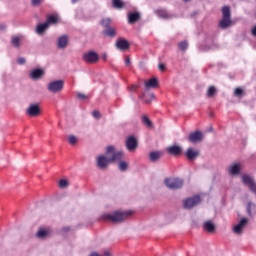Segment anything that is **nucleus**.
<instances>
[{
    "label": "nucleus",
    "mask_w": 256,
    "mask_h": 256,
    "mask_svg": "<svg viewBox=\"0 0 256 256\" xmlns=\"http://www.w3.org/2000/svg\"><path fill=\"white\" fill-rule=\"evenodd\" d=\"M47 26L49 27L50 25H57L59 23V15L57 14H48L46 16V22Z\"/></svg>",
    "instance_id": "nucleus-15"
},
{
    "label": "nucleus",
    "mask_w": 256,
    "mask_h": 256,
    "mask_svg": "<svg viewBox=\"0 0 256 256\" xmlns=\"http://www.w3.org/2000/svg\"><path fill=\"white\" fill-rule=\"evenodd\" d=\"M116 47L120 51H127L131 47V44H129V41H127L125 38H119L116 41Z\"/></svg>",
    "instance_id": "nucleus-12"
},
{
    "label": "nucleus",
    "mask_w": 256,
    "mask_h": 256,
    "mask_svg": "<svg viewBox=\"0 0 256 256\" xmlns=\"http://www.w3.org/2000/svg\"><path fill=\"white\" fill-rule=\"evenodd\" d=\"M68 43H69V38L67 36H61L58 39V49H65Z\"/></svg>",
    "instance_id": "nucleus-22"
},
{
    "label": "nucleus",
    "mask_w": 256,
    "mask_h": 256,
    "mask_svg": "<svg viewBox=\"0 0 256 256\" xmlns=\"http://www.w3.org/2000/svg\"><path fill=\"white\" fill-rule=\"evenodd\" d=\"M199 203H201V196L195 195L184 200L183 207L184 209H193V207H196V205H199Z\"/></svg>",
    "instance_id": "nucleus-8"
},
{
    "label": "nucleus",
    "mask_w": 256,
    "mask_h": 256,
    "mask_svg": "<svg viewBox=\"0 0 256 256\" xmlns=\"http://www.w3.org/2000/svg\"><path fill=\"white\" fill-rule=\"evenodd\" d=\"M17 63L18 65H25V63H27V60H25V58L23 57H20L18 58Z\"/></svg>",
    "instance_id": "nucleus-41"
},
{
    "label": "nucleus",
    "mask_w": 256,
    "mask_h": 256,
    "mask_svg": "<svg viewBox=\"0 0 256 256\" xmlns=\"http://www.w3.org/2000/svg\"><path fill=\"white\" fill-rule=\"evenodd\" d=\"M128 23L130 25H133L135 23H137V21H139V19H141V14H139V12H130L128 13Z\"/></svg>",
    "instance_id": "nucleus-17"
},
{
    "label": "nucleus",
    "mask_w": 256,
    "mask_h": 256,
    "mask_svg": "<svg viewBox=\"0 0 256 256\" xmlns=\"http://www.w3.org/2000/svg\"><path fill=\"white\" fill-rule=\"evenodd\" d=\"M7 29V26L5 24H0V31H5Z\"/></svg>",
    "instance_id": "nucleus-46"
},
{
    "label": "nucleus",
    "mask_w": 256,
    "mask_h": 256,
    "mask_svg": "<svg viewBox=\"0 0 256 256\" xmlns=\"http://www.w3.org/2000/svg\"><path fill=\"white\" fill-rule=\"evenodd\" d=\"M112 5H113V7H115L116 9H123V7H124V3H123V1H121V0H113L112 1Z\"/></svg>",
    "instance_id": "nucleus-30"
},
{
    "label": "nucleus",
    "mask_w": 256,
    "mask_h": 256,
    "mask_svg": "<svg viewBox=\"0 0 256 256\" xmlns=\"http://www.w3.org/2000/svg\"><path fill=\"white\" fill-rule=\"evenodd\" d=\"M142 123L143 125H145V127H148L149 129L153 128V122L151 121V119H149V117L147 116H142Z\"/></svg>",
    "instance_id": "nucleus-27"
},
{
    "label": "nucleus",
    "mask_w": 256,
    "mask_h": 256,
    "mask_svg": "<svg viewBox=\"0 0 256 256\" xmlns=\"http://www.w3.org/2000/svg\"><path fill=\"white\" fill-rule=\"evenodd\" d=\"M100 25L104 28L102 34L104 37H109L110 39H114L117 37V29L111 26V18H104L101 20Z\"/></svg>",
    "instance_id": "nucleus-3"
},
{
    "label": "nucleus",
    "mask_w": 256,
    "mask_h": 256,
    "mask_svg": "<svg viewBox=\"0 0 256 256\" xmlns=\"http://www.w3.org/2000/svg\"><path fill=\"white\" fill-rule=\"evenodd\" d=\"M186 157L188 161H193V159H197V157H199V151L194 150L193 148H188L186 151Z\"/></svg>",
    "instance_id": "nucleus-19"
},
{
    "label": "nucleus",
    "mask_w": 256,
    "mask_h": 256,
    "mask_svg": "<svg viewBox=\"0 0 256 256\" xmlns=\"http://www.w3.org/2000/svg\"><path fill=\"white\" fill-rule=\"evenodd\" d=\"M189 141L190 143H200V141H203V132L196 130L195 132L191 133L189 135Z\"/></svg>",
    "instance_id": "nucleus-10"
},
{
    "label": "nucleus",
    "mask_w": 256,
    "mask_h": 256,
    "mask_svg": "<svg viewBox=\"0 0 256 256\" xmlns=\"http://www.w3.org/2000/svg\"><path fill=\"white\" fill-rule=\"evenodd\" d=\"M217 94V88L215 86H210L207 91V97L213 98Z\"/></svg>",
    "instance_id": "nucleus-29"
},
{
    "label": "nucleus",
    "mask_w": 256,
    "mask_h": 256,
    "mask_svg": "<svg viewBox=\"0 0 256 256\" xmlns=\"http://www.w3.org/2000/svg\"><path fill=\"white\" fill-rule=\"evenodd\" d=\"M161 157H163V152L161 151H152L149 153V159L152 163H157Z\"/></svg>",
    "instance_id": "nucleus-20"
},
{
    "label": "nucleus",
    "mask_w": 256,
    "mask_h": 256,
    "mask_svg": "<svg viewBox=\"0 0 256 256\" xmlns=\"http://www.w3.org/2000/svg\"><path fill=\"white\" fill-rule=\"evenodd\" d=\"M128 167H129V163H127V162H125V161H120V162L118 163V169H119L120 171H127Z\"/></svg>",
    "instance_id": "nucleus-31"
},
{
    "label": "nucleus",
    "mask_w": 256,
    "mask_h": 256,
    "mask_svg": "<svg viewBox=\"0 0 256 256\" xmlns=\"http://www.w3.org/2000/svg\"><path fill=\"white\" fill-rule=\"evenodd\" d=\"M204 229L208 231V233H213V231H215V224L211 221H206L204 222Z\"/></svg>",
    "instance_id": "nucleus-24"
},
{
    "label": "nucleus",
    "mask_w": 256,
    "mask_h": 256,
    "mask_svg": "<svg viewBox=\"0 0 256 256\" xmlns=\"http://www.w3.org/2000/svg\"><path fill=\"white\" fill-rule=\"evenodd\" d=\"M164 183L168 189H181L183 187V180L179 178H166Z\"/></svg>",
    "instance_id": "nucleus-6"
},
{
    "label": "nucleus",
    "mask_w": 256,
    "mask_h": 256,
    "mask_svg": "<svg viewBox=\"0 0 256 256\" xmlns=\"http://www.w3.org/2000/svg\"><path fill=\"white\" fill-rule=\"evenodd\" d=\"M26 115H28V117H39L41 115V107H39V104H31L26 110Z\"/></svg>",
    "instance_id": "nucleus-9"
},
{
    "label": "nucleus",
    "mask_w": 256,
    "mask_h": 256,
    "mask_svg": "<svg viewBox=\"0 0 256 256\" xmlns=\"http://www.w3.org/2000/svg\"><path fill=\"white\" fill-rule=\"evenodd\" d=\"M139 99L143 101L146 105H149L151 103L150 99L145 98V92H142L141 94L138 95Z\"/></svg>",
    "instance_id": "nucleus-36"
},
{
    "label": "nucleus",
    "mask_w": 256,
    "mask_h": 256,
    "mask_svg": "<svg viewBox=\"0 0 256 256\" xmlns=\"http://www.w3.org/2000/svg\"><path fill=\"white\" fill-rule=\"evenodd\" d=\"M133 215V211H115L112 214H104L102 218L104 221H111V223H123Z\"/></svg>",
    "instance_id": "nucleus-2"
},
{
    "label": "nucleus",
    "mask_w": 256,
    "mask_h": 256,
    "mask_svg": "<svg viewBox=\"0 0 256 256\" xmlns=\"http://www.w3.org/2000/svg\"><path fill=\"white\" fill-rule=\"evenodd\" d=\"M129 91H131V93H137V91L139 90V85L137 84H133L131 86H129Z\"/></svg>",
    "instance_id": "nucleus-38"
},
{
    "label": "nucleus",
    "mask_w": 256,
    "mask_h": 256,
    "mask_svg": "<svg viewBox=\"0 0 256 256\" xmlns=\"http://www.w3.org/2000/svg\"><path fill=\"white\" fill-rule=\"evenodd\" d=\"M49 29V26L44 22V23H39L36 27V33L38 35H43V32Z\"/></svg>",
    "instance_id": "nucleus-23"
},
{
    "label": "nucleus",
    "mask_w": 256,
    "mask_h": 256,
    "mask_svg": "<svg viewBox=\"0 0 256 256\" xmlns=\"http://www.w3.org/2000/svg\"><path fill=\"white\" fill-rule=\"evenodd\" d=\"M77 141H78V139L75 135H69L68 136V143L70 145H77Z\"/></svg>",
    "instance_id": "nucleus-34"
},
{
    "label": "nucleus",
    "mask_w": 256,
    "mask_h": 256,
    "mask_svg": "<svg viewBox=\"0 0 256 256\" xmlns=\"http://www.w3.org/2000/svg\"><path fill=\"white\" fill-rule=\"evenodd\" d=\"M101 59H102V61L106 62L107 59H108L107 53H103V54L101 55Z\"/></svg>",
    "instance_id": "nucleus-45"
},
{
    "label": "nucleus",
    "mask_w": 256,
    "mask_h": 256,
    "mask_svg": "<svg viewBox=\"0 0 256 256\" xmlns=\"http://www.w3.org/2000/svg\"><path fill=\"white\" fill-rule=\"evenodd\" d=\"M158 68H159V71H162V72L167 71V66H165V64L163 63H160L158 65Z\"/></svg>",
    "instance_id": "nucleus-42"
},
{
    "label": "nucleus",
    "mask_w": 256,
    "mask_h": 256,
    "mask_svg": "<svg viewBox=\"0 0 256 256\" xmlns=\"http://www.w3.org/2000/svg\"><path fill=\"white\" fill-rule=\"evenodd\" d=\"M245 95V91L242 88H236L234 90V97H243Z\"/></svg>",
    "instance_id": "nucleus-33"
},
{
    "label": "nucleus",
    "mask_w": 256,
    "mask_h": 256,
    "mask_svg": "<svg viewBox=\"0 0 256 256\" xmlns=\"http://www.w3.org/2000/svg\"><path fill=\"white\" fill-rule=\"evenodd\" d=\"M179 51L185 52L187 49H189V42L187 40L181 41L177 45Z\"/></svg>",
    "instance_id": "nucleus-26"
},
{
    "label": "nucleus",
    "mask_w": 256,
    "mask_h": 256,
    "mask_svg": "<svg viewBox=\"0 0 256 256\" xmlns=\"http://www.w3.org/2000/svg\"><path fill=\"white\" fill-rule=\"evenodd\" d=\"M43 75H45V71L39 68L32 70L30 73L31 79H41Z\"/></svg>",
    "instance_id": "nucleus-21"
},
{
    "label": "nucleus",
    "mask_w": 256,
    "mask_h": 256,
    "mask_svg": "<svg viewBox=\"0 0 256 256\" xmlns=\"http://www.w3.org/2000/svg\"><path fill=\"white\" fill-rule=\"evenodd\" d=\"M60 189H65L69 187V182L66 179H61L58 183Z\"/></svg>",
    "instance_id": "nucleus-35"
},
{
    "label": "nucleus",
    "mask_w": 256,
    "mask_h": 256,
    "mask_svg": "<svg viewBox=\"0 0 256 256\" xmlns=\"http://www.w3.org/2000/svg\"><path fill=\"white\" fill-rule=\"evenodd\" d=\"M43 3V0H31L32 7H39Z\"/></svg>",
    "instance_id": "nucleus-39"
},
{
    "label": "nucleus",
    "mask_w": 256,
    "mask_h": 256,
    "mask_svg": "<svg viewBox=\"0 0 256 256\" xmlns=\"http://www.w3.org/2000/svg\"><path fill=\"white\" fill-rule=\"evenodd\" d=\"M251 34L256 37V26H254L251 30Z\"/></svg>",
    "instance_id": "nucleus-47"
},
{
    "label": "nucleus",
    "mask_w": 256,
    "mask_h": 256,
    "mask_svg": "<svg viewBox=\"0 0 256 256\" xmlns=\"http://www.w3.org/2000/svg\"><path fill=\"white\" fill-rule=\"evenodd\" d=\"M144 85L145 89L147 90L157 89V87H159V81L157 80V78H151L148 81H145Z\"/></svg>",
    "instance_id": "nucleus-16"
},
{
    "label": "nucleus",
    "mask_w": 256,
    "mask_h": 256,
    "mask_svg": "<svg viewBox=\"0 0 256 256\" xmlns=\"http://www.w3.org/2000/svg\"><path fill=\"white\" fill-rule=\"evenodd\" d=\"M123 152L115 151V146H108L106 148V156L100 155L96 159V165L99 169H107L110 163L121 161Z\"/></svg>",
    "instance_id": "nucleus-1"
},
{
    "label": "nucleus",
    "mask_w": 256,
    "mask_h": 256,
    "mask_svg": "<svg viewBox=\"0 0 256 256\" xmlns=\"http://www.w3.org/2000/svg\"><path fill=\"white\" fill-rule=\"evenodd\" d=\"M210 117H213V112H210Z\"/></svg>",
    "instance_id": "nucleus-50"
},
{
    "label": "nucleus",
    "mask_w": 256,
    "mask_h": 256,
    "mask_svg": "<svg viewBox=\"0 0 256 256\" xmlns=\"http://www.w3.org/2000/svg\"><path fill=\"white\" fill-rule=\"evenodd\" d=\"M125 65L126 67H129V65H131V58H129V56L125 57Z\"/></svg>",
    "instance_id": "nucleus-43"
},
{
    "label": "nucleus",
    "mask_w": 256,
    "mask_h": 256,
    "mask_svg": "<svg viewBox=\"0 0 256 256\" xmlns=\"http://www.w3.org/2000/svg\"><path fill=\"white\" fill-rule=\"evenodd\" d=\"M247 225V218H242L240 222L234 226L233 231L236 235H241L243 233V227Z\"/></svg>",
    "instance_id": "nucleus-14"
},
{
    "label": "nucleus",
    "mask_w": 256,
    "mask_h": 256,
    "mask_svg": "<svg viewBox=\"0 0 256 256\" xmlns=\"http://www.w3.org/2000/svg\"><path fill=\"white\" fill-rule=\"evenodd\" d=\"M71 3H73V5H75V3H79V0H71Z\"/></svg>",
    "instance_id": "nucleus-49"
},
{
    "label": "nucleus",
    "mask_w": 256,
    "mask_h": 256,
    "mask_svg": "<svg viewBox=\"0 0 256 256\" xmlns=\"http://www.w3.org/2000/svg\"><path fill=\"white\" fill-rule=\"evenodd\" d=\"M231 21V8L229 6L222 7V19L220 20L218 27L220 29H228L232 25Z\"/></svg>",
    "instance_id": "nucleus-4"
},
{
    "label": "nucleus",
    "mask_w": 256,
    "mask_h": 256,
    "mask_svg": "<svg viewBox=\"0 0 256 256\" xmlns=\"http://www.w3.org/2000/svg\"><path fill=\"white\" fill-rule=\"evenodd\" d=\"M240 171H241V168L239 167V164H234L230 167L231 175H239Z\"/></svg>",
    "instance_id": "nucleus-28"
},
{
    "label": "nucleus",
    "mask_w": 256,
    "mask_h": 256,
    "mask_svg": "<svg viewBox=\"0 0 256 256\" xmlns=\"http://www.w3.org/2000/svg\"><path fill=\"white\" fill-rule=\"evenodd\" d=\"M11 43L13 47L19 49V47H21V38L19 36H12Z\"/></svg>",
    "instance_id": "nucleus-25"
},
{
    "label": "nucleus",
    "mask_w": 256,
    "mask_h": 256,
    "mask_svg": "<svg viewBox=\"0 0 256 256\" xmlns=\"http://www.w3.org/2000/svg\"><path fill=\"white\" fill-rule=\"evenodd\" d=\"M156 15L161 19H173V14L169 13L166 9H158L155 11Z\"/></svg>",
    "instance_id": "nucleus-18"
},
{
    "label": "nucleus",
    "mask_w": 256,
    "mask_h": 256,
    "mask_svg": "<svg viewBox=\"0 0 256 256\" xmlns=\"http://www.w3.org/2000/svg\"><path fill=\"white\" fill-rule=\"evenodd\" d=\"M63 87H65V81L55 80L48 84L47 89L50 93H61V91H63Z\"/></svg>",
    "instance_id": "nucleus-5"
},
{
    "label": "nucleus",
    "mask_w": 256,
    "mask_h": 256,
    "mask_svg": "<svg viewBox=\"0 0 256 256\" xmlns=\"http://www.w3.org/2000/svg\"><path fill=\"white\" fill-rule=\"evenodd\" d=\"M92 115L94 119H101V112H99L98 110H94L92 112Z\"/></svg>",
    "instance_id": "nucleus-40"
},
{
    "label": "nucleus",
    "mask_w": 256,
    "mask_h": 256,
    "mask_svg": "<svg viewBox=\"0 0 256 256\" xmlns=\"http://www.w3.org/2000/svg\"><path fill=\"white\" fill-rule=\"evenodd\" d=\"M253 205V203H251V202H249L248 204H247V212H248V214L249 215H251V206Z\"/></svg>",
    "instance_id": "nucleus-44"
},
{
    "label": "nucleus",
    "mask_w": 256,
    "mask_h": 256,
    "mask_svg": "<svg viewBox=\"0 0 256 256\" xmlns=\"http://www.w3.org/2000/svg\"><path fill=\"white\" fill-rule=\"evenodd\" d=\"M184 1H185V3L189 2V0H184Z\"/></svg>",
    "instance_id": "nucleus-51"
},
{
    "label": "nucleus",
    "mask_w": 256,
    "mask_h": 256,
    "mask_svg": "<svg viewBox=\"0 0 256 256\" xmlns=\"http://www.w3.org/2000/svg\"><path fill=\"white\" fill-rule=\"evenodd\" d=\"M77 99H79L80 101H87L89 99V96H87L81 92H78Z\"/></svg>",
    "instance_id": "nucleus-37"
},
{
    "label": "nucleus",
    "mask_w": 256,
    "mask_h": 256,
    "mask_svg": "<svg viewBox=\"0 0 256 256\" xmlns=\"http://www.w3.org/2000/svg\"><path fill=\"white\" fill-rule=\"evenodd\" d=\"M126 149H128L130 152H133L137 149V138L134 136H129L126 139Z\"/></svg>",
    "instance_id": "nucleus-11"
},
{
    "label": "nucleus",
    "mask_w": 256,
    "mask_h": 256,
    "mask_svg": "<svg viewBox=\"0 0 256 256\" xmlns=\"http://www.w3.org/2000/svg\"><path fill=\"white\" fill-rule=\"evenodd\" d=\"M166 151L167 153H169V155H173L174 157H177L181 155V153H183V149H181V147L177 145L166 148Z\"/></svg>",
    "instance_id": "nucleus-13"
},
{
    "label": "nucleus",
    "mask_w": 256,
    "mask_h": 256,
    "mask_svg": "<svg viewBox=\"0 0 256 256\" xmlns=\"http://www.w3.org/2000/svg\"><path fill=\"white\" fill-rule=\"evenodd\" d=\"M82 59L85 61V63L94 65V63L99 61V54H97L95 51H88L83 54Z\"/></svg>",
    "instance_id": "nucleus-7"
},
{
    "label": "nucleus",
    "mask_w": 256,
    "mask_h": 256,
    "mask_svg": "<svg viewBox=\"0 0 256 256\" xmlns=\"http://www.w3.org/2000/svg\"><path fill=\"white\" fill-rule=\"evenodd\" d=\"M47 235H49V231L45 230V229H40L38 232H37V237L39 239H43V237H47Z\"/></svg>",
    "instance_id": "nucleus-32"
},
{
    "label": "nucleus",
    "mask_w": 256,
    "mask_h": 256,
    "mask_svg": "<svg viewBox=\"0 0 256 256\" xmlns=\"http://www.w3.org/2000/svg\"><path fill=\"white\" fill-rule=\"evenodd\" d=\"M104 255H105V256H111V252H109V250H106V251L104 252Z\"/></svg>",
    "instance_id": "nucleus-48"
}]
</instances>
